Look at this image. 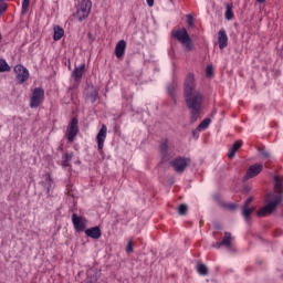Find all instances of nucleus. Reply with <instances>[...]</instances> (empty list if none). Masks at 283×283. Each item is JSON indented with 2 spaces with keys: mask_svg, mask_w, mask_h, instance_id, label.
Here are the masks:
<instances>
[{
  "mask_svg": "<svg viewBox=\"0 0 283 283\" xmlns=\"http://www.w3.org/2000/svg\"><path fill=\"white\" fill-rule=\"evenodd\" d=\"M249 210H250V213H253V211H255V207H250Z\"/></svg>",
  "mask_w": 283,
  "mask_h": 283,
  "instance_id": "de8ad7c7",
  "label": "nucleus"
},
{
  "mask_svg": "<svg viewBox=\"0 0 283 283\" xmlns=\"http://www.w3.org/2000/svg\"><path fill=\"white\" fill-rule=\"evenodd\" d=\"M193 136H197V134H198V129L197 130H193Z\"/></svg>",
  "mask_w": 283,
  "mask_h": 283,
  "instance_id": "8fccbe9b",
  "label": "nucleus"
},
{
  "mask_svg": "<svg viewBox=\"0 0 283 283\" xmlns=\"http://www.w3.org/2000/svg\"><path fill=\"white\" fill-rule=\"evenodd\" d=\"M84 232L88 238H92L93 240H98V238L103 235V232L98 227L88 228Z\"/></svg>",
  "mask_w": 283,
  "mask_h": 283,
  "instance_id": "f3484780",
  "label": "nucleus"
},
{
  "mask_svg": "<svg viewBox=\"0 0 283 283\" xmlns=\"http://www.w3.org/2000/svg\"><path fill=\"white\" fill-rule=\"evenodd\" d=\"M196 87V76L193 73H188L184 82V98L190 112V123L198 122L202 114V103H205V95Z\"/></svg>",
  "mask_w": 283,
  "mask_h": 283,
  "instance_id": "f257e3e1",
  "label": "nucleus"
},
{
  "mask_svg": "<svg viewBox=\"0 0 283 283\" xmlns=\"http://www.w3.org/2000/svg\"><path fill=\"white\" fill-rule=\"evenodd\" d=\"M251 211L248 207H241V216L244 218L245 222H251Z\"/></svg>",
  "mask_w": 283,
  "mask_h": 283,
  "instance_id": "b1692460",
  "label": "nucleus"
},
{
  "mask_svg": "<svg viewBox=\"0 0 283 283\" xmlns=\"http://www.w3.org/2000/svg\"><path fill=\"white\" fill-rule=\"evenodd\" d=\"M98 98V91L92 86L91 90H88L85 94V101L86 103H96V99Z\"/></svg>",
  "mask_w": 283,
  "mask_h": 283,
  "instance_id": "a211bd4d",
  "label": "nucleus"
},
{
  "mask_svg": "<svg viewBox=\"0 0 283 283\" xmlns=\"http://www.w3.org/2000/svg\"><path fill=\"white\" fill-rule=\"evenodd\" d=\"M126 253H134V241L132 239L127 243Z\"/></svg>",
  "mask_w": 283,
  "mask_h": 283,
  "instance_id": "2f4dec72",
  "label": "nucleus"
},
{
  "mask_svg": "<svg viewBox=\"0 0 283 283\" xmlns=\"http://www.w3.org/2000/svg\"><path fill=\"white\" fill-rule=\"evenodd\" d=\"M43 96H45V91L42 87H35L30 98V107L32 109L39 107L41 101H43Z\"/></svg>",
  "mask_w": 283,
  "mask_h": 283,
  "instance_id": "6e6552de",
  "label": "nucleus"
},
{
  "mask_svg": "<svg viewBox=\"0 0 283 283\" xmlns=\"http://www.w3.org/2000/svg\"><path fill=\"white\" fill-rule=\"evenodd\" d=\"M256 3H266V0H256Z\"/></svg>",
  "mask_w": 283,
  "mask_h": 283,
  "instance_id": "09e8293b",
  "label": "nucleus"
},
{
  "mask_svg": "<svg viewBox=\"0 0 283 283\" xmlns=\"http://www.w3.org/2000/svg\"><path fill=\"white\" fill-rule=\"evenodd\" d=\"M190 163L191 158L178 156L170 161V167H172L176 174H185V170L189 167Z\"/></svg>",
  "mask_w": 283,
  "mask_h": 283,
  "instance_id": "39448f33",
  "label": "nucleus"
},
{
  "mask_svg": "<svg viewBox=\"0 0 283 283\" xmlns=\"http://www.w3.org/2000/svg\"><path fill=\"white\" fill-rule=\"evenodd\" d=\"M62 167L63 169H66V167H70V161H65L62 159Z\"/></svg>",
  "mask_w": 283,
  "mask_h": 283,
  "instance_id": "c03bdc74",
  "label": "nucleus"
},
{
  "mask_svg": "<svg viewBox=\"0 0 283 283\" xmlns=\"http://www.w3.org/2000/svg\"><path fill=\"white\" fill-rule=\"evenodd\" d=\"M72 158H74V154L73 153H65L63 156H62V160L66 161V163H70V160H72Z\"/></svg>",
  "mask_w": 283,
  "mask_h": 283,
  "instance_id": "7c9ffc66",
  "label": "nucleus"
},
{
  "mask_svg": "<svg viewBox=\"0 0 283 283\" xmlns=\"http://www.w3.org/2000/svg\"><path fill=\"white\" fill-rule=\"evenodd\" d=\"M262 169H264L262 164H254L250 166L245 176L243 177V180H251V178H255V176H259L262 172Z\"/></svg>",
  "mask_w": 283,
  "mask_h": 283,
  "instance_id": "f8f14e48",
  "label": "nucleus"
},
{
  "mask_svg": "<svg viewBox=\"0 0 283 283\" xmlns=\"http://www.w3.org/2000/svg\"><path fill=\"white\" fill-rule=\"evenodd\" d=\"M206 76H208V77L213 76V65H207V67H206Z\"/></svg>",
  "mask_w": 283,
  "mask_h": 283,
  "instance_id": "72a5a7b5",
  "label": "nucleus"
},
{
  "mask_svg": "<svg viewBox=\"0 0 283 283\" xmlns=\"http://www.w3.org/2000/svg\"><path fill=\"white\" fill-rule=\"evenodd\" d=\"M224 17L227 21H232L234 14H233V4H226V13Z\"/></svg>",
  "mask_w": 283,
  "mask_h": 283,
  "instance_id": "4be33fe9",
  "label": "nucleus"
},
{
  "mask_svg": "<svg viewBox=\"0 0 283 283\" xmlns=\"http://www.w3.org/2000/svg\"><path fill=\"white\" fill-rule=\"evenodd\" d=\"M1 39H2V35H1V32H0V41H1Z\"/></svg>",
  "mask_w": 283,
  "mask_h": 283,
  "instance_id": "864d4df0",
  "label": "nucleus"
},
{
  "mask_svg": "<svg viewBox=\"0 0 283 283\" xmlns=\"http://www.w3.org/2000/svg\"><path fill=\"white\" fill-rule=\"evenodd\" d=\"M159 154L161 156V163H169L174 158V153L169 149V140L164 139L159 145Z\"/></svg>",
  "mask_w": 283,
  "mask_h": 283,
  "instance_id": "0eeeda50",
  "label": "nucleus"
},
{
  "mask_svg": "<svg viewBox=\"0 0 283 283\" xmlns=\"http://www.w3.org/2000/svg\"><path fill=\"white\" fill-rule=\"evenodd\" d=\"M177 87H178V84H176V82L168 84L167 93L169 94V96H171V98H175Z\"/></svg>",
  "mask_w": 283,
  "mask_h": 283,
  "instance_id": "a878e982",
  "label": "nucleus"
},
{
  "mask_svg": "<svg viewBox=\"0 0 283 283\" xmlns=\"http://www.w3.org/2000/svg\"><path fill=\"white\" fill-rule=\"evenodd\" d=\"M259 154H261V156H262L265 160H271V153H269V150H266V148H264V147L259 148Z\"/></svg>",
  "mask_w": 283,
  "mask_h": 283,
  "instance_id": "c85d7f7f",
  "label": "nucleus"
},
{
  "mask_svg": "<svg viewBox=\"0 0 283 283\" xmlns=\"http://www.w3.org/2000/svg\"><path fill=\"white\" fill-rule=\"evenodd\" d=\"M0 72H10V65L4 59H0Z\"/></svg>",
  "mask_w": 283,
  "mask_h": 283,
  "instance_id": "cd10ccee",
  "label": "nucleus"
},
{
  "mask_svg": "<svg viewBox=\"0 0 283 283\" xmlns=\"http://www.w3.org/2000/svg\"><path fill=\"white\" fill-rule=\"evenodd\" d=\"M1 3H6V0H0V4H1Z\"/></svg>",
  "mask_w": 283,
  "mask_h": 283,
  "instance_id": "603ef678",
  "label": "nucleus"
},
{
  "mask_svg": "<svg viewBox=\"0 0 283 283\" xmlns=\"http://www.w3.org/2000/svg\"><path fill=\"white\" fill-rule=\"evenodd\" d=\"M240 147H242V140H237L231 148L235 149V151H238V149H240Z\"/></svg>",
  "mask_w": 283,
  "mask_h": 283,
  "instance_id": "e433bc0d",
  "label": "nucleus"
},
{
  "mask_svg": "<svg viewBox=\"0 0 283 283\" xmlns=\"http://www.w3.org/2000/svg\"><path fill=\"white\" fill-rule=\"evenodd\" d=\"M232 242H233V235H231V232H224V235L221 240V244H223L226 249H231Z\"/></svg>",
  "mask_w": 283,
  "mask_h": 283,
  "instance_id": "aec40b11",
  "label": "nucleus"
},
{
  "mask_svg": "<svg viewBox=\"0 0 283 283\" xmlns=\"http://www.w3.org/2000/svg\"><path fill=\"white\" fill-rule=\"evenodd\" d=\"M146 3L149 8H154V0H146Z\"/></svg>",
  "mask_w": 283,
  "mask_h": 283,
  "instance_id": "a18cd8bd",
  "label": "nucleus"
},
{
  "mask_svg": "<svg viewBox=\"0 0 283 283\" xmlns=\"http://www.w3.org/2000/svg\"><path fill=\"white\" fill-rule=\"evenodd\" d=\"M209 125H211V118H205L198 126L197 132H205V129L209 128Z\"/></svg>",
  "mask_w": 283,
  "mask_h": 283,
  "instance_id": "5701e85b",
  "label": "nucleus"
},
{
  "mask_svg": "<svg viewBox=\"0 0 283 283\" xmlns=\"http://www.w3.org/2000/svg\"><path fill=\"white\" fill-rule=\"evenodd\" d=\"M216 114H218V109L214 108L211 113V116H216Z\"/></svg>",
  "mask_w": 283,
  "mask_h": 283,
  "instance_id": "49530a36",
  "label": "nucleus"
},
{
  "mask_svg": "<svg viewBox=\"0 0 283 283\" xmlns=\"http://www.w3.org/2000/svg\"><path fill=\"white\" fill-rule=\"evenodd\" d=\"M28 10H30V0H22L21 14H27Z\"/></svg>",
  "mask_w": 283,
  "mask_h": 283,
  "instance_id": "c756f323",
  "label": "nucleus"
},
{
  "mask_svg": "<svg viewBox=\"0 0 283 283\" xmlns=\"http://www.w3.org/2000/svg\"><path fill=\"white\" fill-rule=\"evenodd\" d=\"M213 228L217 230V231H220L222 230V224L220 222H214L213 223Z\"/></svg>",
  "mask_w": 283,
  "mask_h": 283,
  "instance_id": "79ce46f5",
  "label": "nucleus"
},
{
  "mask_svg": "<svg viewBox=\"0 0 283 283\" xmlns=\"http://www.w3.org/2000/svg\"><path fill=\"white\" fill-rule=\"evenodd\" d=\"M53 30H54L53 40L61 41V39H63V35L65 34V30H63V28L59 25L54 27Z\"/></svg>",
  "mask_w": 283,
  "mask_h": 283,
  "instance_id": "412c9836",
  "label": "nucleus"
},
{
  "mask_svg": "<svg viewBox=\"0 0 283 283\" xmlns=\"http://www.w3.org/2000/svg\"><path fill=\"white\" fill-rule=\"evenodd\" d=\"M212 247L213 249H220L221 247H224V245L222 244V241H218L214 244H212Z\"/></svg>",
  "mask_w": 283,
  "mask_h": 283,
  "instance_id": "37998d69",
  "label": "nucleus"
},
{
  "mask_svg": "<svg viewBox=\"0 0 283 283\" xmlns=\"http://www.w3.org/2000/svg\"><path fill=\"white\" fill-rule=\"evenodd\" d=\"M57 149H59L60 151H63V146H60Z\"/></svg>",
  "mask_w": 283,
  "mask_h": 283,
  "instance_id": "3c124183",
  "label": "nucleus"
},
{
  "mask_svg": "<svg viewBox=\"0 0 283 283\" xmlns=\"http://www.w3.org/2000/svg\"><path fill=\"white\" fill-rule=\"evenodd\" d=\"M13 72L17 74L15 78L19 85H23L30 78V71L21 64L15 65Z\"/></svg>",
  "mask_w": 283,
  "mask_h": 283,
  "instance_id": "423d86ee",
  "label": "nucleus"
},
{
  "mask_svg": "<svg viewBox=\"0 0 283 283\" xmlns=\"http://www.w3.org/2000/svg\"><path fill=\"white\" fill-rule=\"evenodd\" d=\"M218 43H219V49L224 50L227 45H229V36L227 35V31L220 30L218 33Z\"/></svg>",
  "mask_w": 283,
  "mask_h": 283,
  "instance_id": "dca6fc26",
  "label": "nucleus"
},
{
  "mask_svg": "<svg viewBox=\"0 0 283 283\" xmlns=\"http://www.w3.org/2000/svg\"><path fill=\"white\" fill-rule=\"evenodd\" d=\"M125 50H127V42L125 40L118 41L115 46V56L123 59L125 56Z\"/></svg>",
  "mask_w": 283,
  "mask_h": 283,
  "instance_id": "2eb2a0df",
  "label": "nucleus"
},
{
  "mask_svg": "<svg viewBox=\"0 0 283 283\" xmlns=\"http://www.w3.org/2000/svg\"><path fill=\"white\" fill-rule=\"evenodd\" d=\"M227 207L230 209V211H235V209H238V205L235 203H229Z\"/></svg>",
  "mask_w": 283,
  "mask_h": 283,
  "instance_id": "a19ab883",
  "label": "nucleus"
},
{
  "mask_svg": "<svg viewBox=\"0 0 283 283\" xmlns=\"http://www.w3.org/2000/svg\"><path fill=\"white\" fill-rule=\"evenodd\" d=\"M45 195L50 196V191L52 190V187L54 185V180L52 179V176H50V174H45L44 175V180L41 182Z\"/></svg>",
  "mask_w": 283,
  "mask_h": 283,
  "instance_id": "4468645a",
  "label": "nucleus"
},
{
  "mask_svg": "<svg viewBox=\"0 0 283 283\" xmlns=\"http://www.w3.org/2000/svg\"><path fill=\"white\" fill-rule=\"evenodd\" d=\"M197 273L199 275H209V268H207L203 263H197Z\"/></svg>",
  "mask_w": 283,
  "mask_h": 283,
  "instance_id": "393cba45",
  "label": "nucleus"
},
{
  "mask_svg": "<svg viewBox=\"0 0 283 283\" xmlns=\"http://www.w3.org/2000/svg\"><path fill=\"white\" fill-rule=\"evenodd\" d=\"M235 148H231L229 149V153H228V158H234L235 157Z\"/></svg>",
  "mask_w": 283,
  "mask_h": 283,
  "instance_id": "58836bf2",
  "label": "nucleus"
},
{
  "mask_svg": "<svg viewBox=\"0 0 283 283\" xmlns=\"http://www.w3.org/2000/svg\"><path fill=\"white\" fill-rule=\"evenodd\" d=\"M72 223L74 226L75 231H77V233H81L82 231H85L87 220L83 216L73 213L72 214Z\"/></svg>",
  "mask_w": 283,
  "mask_h": 283,
  "instance_id": "9d476101",
  "label": "nucleus"
},
{
  "mask_svg": "<svg viewBox=\"0 0 283 283\" xmlns=\"http://www.w3.org/2000/svg\"><path fill=\"white\" fill-rule=\"evenodd\" d=\"M241 191L244 196H249V193H251V187L244 186Z\"/></svg>",
  "mask_w": 283,
  "mask_h": 283,
  "instance_id": "4c0bfd02",
  "label": "nucleus"
},
{
  "mask_svg": "<svg viewBox=\"0 0 283 283\" xmlns=\"http://www.w3.org/2000/svg\"><path fill=\"white\" fill-rule=\"evenodd\" d=\"M251 202H253V197H249L245 202L243 203L242 207H249V205H251Z\"/></svg>",
  "mask_w": 283,
  "mask_h": 283,
  "instance_id": "ea45409f",
  "label": "nucleus"
},
{
  "mask_svg": "<svg viewBox=\"0 0 283 283\" xmlns=\"http://www.w3.org/2000/svg\"><path fill=\"white\" fill-rule=\"evenodd\" d=\"M240 147H242V140H237L231 148L235 149V151H238V149H240Z\"/></svg>",
  "mask_w": 283,
  "mask_h": 283,
  "instance_id": "c9c22d12",
  "label": "nucleus"
},
{
  "mask_svg": "<svg viewBox=\"0 0 283 283\" xmlns=\"http://www.w3.org/2000/svg\"><path fill=\"white\" fill-rule=\"evenodd\" d=\"M78 135V118L73 117L67 126L66 137L69 143H74V138Z\"/></svg>",
  "mask_w": 283,
  "mask_h": 283,
  "instance_id": "1a4fd4ad",
  "label": "nucleus"
},
{
  "mask_svg": "<svg viewBox=\"0 0 283 283\" xmlns=\"http://www.w3.org/2000/svg\"><path fill=\"white\" fill-rule=\"evenodd\" d=\"M105 138H107V125L103 124L96 136L98 151H103Z\"/></svg>",
  "mask_w": 283,
  "mask_h": 283,
  "instance_id": "9b49d317",
  "label": "nucleus"
},
{
  "mask_svg": "<svg viewBox=\"0 0 283 283\" xmlns=\"http://www.w3.org/2000/svg\"><path fill=\"white\" fill-rule=\"evenodd\" d=\"M8 10V3H1L0 4V17H3V13Z\"/></svg>",
  "mask_w": 283,
  "mask_h": 283,
  "instance_id": "f704fd0d",
  "label": "nucleus"
},
{
  "mask_svg": "<svg viewBox=\"0 0 283 283\" xmlns=\"http://www.w3.org/2000/svg\"><path fill=\"white\" fill-rule=\"evenodd\" d=\"M98 277H101V270L97 268H90L86 271V283H96L98 282Z\"/></svg>",
  "mask_w": 283,
  "mask_h": 283,
  "instance_id": "ddd939ff",
  "label": "nucleus"
},
{
  "mask_svg": "<svg viewBox=\"0 0 283 283\" xmlns=\"http://www.w3.org/2000/svg\"><path fill=\"white\" fill-rule=\"evenodd\" d=\"M274 193H269L268 195V203L261 208L258 212L256 216L259 218H264V216L269 213H273L275 209H277V205L282 202V193H283V178L275 176L274 177Z\"/></svg>",
  "mask_w": 283,
  "mask_h": 283,
  "instance_id": "f03ea898",
  "label": "nucleus"
},
{
  "mask_svg": "<svg viewBox=\"0 0 283 283\" xmlns=\"http://www.w3.org/2000/svg\"><path fill=\"white\" fill-rule=\"evenodd\" d=\"M188 210H189V207L187 206V203H181L177 208V211H178L179 216H187Z\"/></svg>",
  "mask_w": 283,
  "mask_h": 283,
  "instance_id": "bb28decb",
  "label": "nucleus"
},
{
  "mask_svg": "<svg viewBox=\"0 0 283 283\" xmlns=\"http://www.w3.org/2000/svg\"><path fill=\"white\" fill-rule=\"evenodd\" d=\"M171 36L184 45L186 52H191V50H193V42L191 41V36H189L187 29L182 28L181 30H174Z\"/></svg>",
  "mask_w": 283,
  "mask_h": 283,
  "instance_id": "7ed1b4c3",
  "label": "nucleus"
},
{
  "mask_svg": "<svg viewBox=\"0 0 283 283\" xmlns=\"http://www.w3.org/2000/svg\"><path fill=\"white\" fill-rule=\"evenodd\" d=\"M186 19H187L188 28H193V15L192 14H187Z\"/></svg>",
  "mask_w": 283,
  "mask_h": 283,
  "instance_id": "473e14b6",
  "label": "nucleus"
},
{
  "mask_svg": "<svg viewBox=\"0 0 283 283\" xmlns=\"http://www.w3.org/2000/svg\"><path fill=\"white\" fill-rule=\"evenodd\" d=\"M92 12V1L91 0H81L76 6L75 19L78 21H85Z\"/></svg>",
  "mask_w": 283,
  "mask_h": 283,
  "instance_id": "20e7f679",
  "label": "nucleus"
},
{
  "mask_svg": "<svg viewBox=\"0 0 283 283\" xmlns=\"http://www.w3.org/2000/svg\"><path fill=\"white\" fill-rule=\"evenodd\" d=\"M83 74H85V64H81L80 66L75 67L72 72V76L76 82L83 78Z\"/></svg>",
  "mask_w": 283,
  "mask_h": 283,
  "instance_id": "6ab92c4d",
  "label": "nucleus"
}]
</instances>
